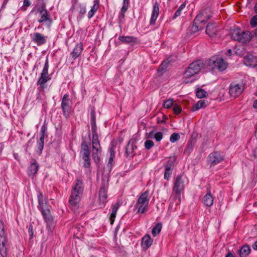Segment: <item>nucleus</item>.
<instances>
[{
	"label": "nucleus",
	"mask_w": 257,
	"mask_h": 257,
	"mask_svg": "<svg viewBox=\"0 0 257 257\" xmlns=\"http://www.w3.org/2000/svg\"><path fill=\"white\" fill-rule=\"evenodd\" d=\"M204 67L203 63L200 61H196L191 63L184 73V82L186 83L192 82L194 79L192 78L198 73Z\"/></svg>",
	"instance_id": "nucleus-1"
},
{
	"label": "nucleus",
	"mask_w": 257,
	"mask_h": 257,
	"mask_svg": "<svg viewBox=\"0 0 257 257\" xmlns=\"http://www.w3.org/2000/svg\"><path fill=\"white\" fill-rule=\"evenodd\" d=\"M231 38L242 43L248 42L251 38L249 31H242L240 29L233 30L231 32Z\"/></svg>",
	"instance_id": "nucleus-2"
},
{
	"label": "nucleus",
	"mask_w": 257,
	"mask_h": 257,
	"mask_svg": "<svg viewBox=\"0 0 257 257\" xmlns=\"http://www.w3.org/2000/svg\"><path fill=\"white\" fill-rule=\"evenodd\" d=\"M208 65L209 69H217L220 71L224 70L227 67V64L222 58L214 57L209 60Z\"/></svg>",
	"instance_id": "nucleus-3"
},
{
	"label": "nucleus",
	"mask_w": 257,
	"mask_h": 257,
	"mask_svg": "<svg viewBox=\"0 0 257 257\" xmlns=\"http://www.w3.org/2000/svg\"><path fill=\"white\" fill-rule=\"evenodd\" d=\"M48 68L49 63L48 60L47 59L41 73L40 77L37 82V84L40 85V87L38 88L40 91L44 89L46 87L45 84L51 79V77L48 74Z\"/></svg>",
	"instance_id": "nucleus-4"
},
{
	"label": "nucleus",
	"mask_w": 257,
	"mask_h": 257,
	"mask_svg": "<svg viewBox=\"0 0 257 257\" xmlns=\"http://www.w3.org/2000/svg\"><path fill=\"white\" fill-rule=\"evenodd\" d=\"M110 153V157L108 160V164L103 169L102 173V179L103 180H108L109 173L111 171L112 166L114 163V158H115V152L114 149L112 147L109 150Z\"/></svg>",
	"instance_id": "nucleus-5"
},
{
	"label": "nucleus",
	"mask_w": 257,
	"mask_h": 257,
	"mask_svg": "<svg viewBox=\"0 0 257 257\" xmlns=\"http://www.w3.org/2000/svg\"><path fill=\"white\" fill-rule=\"evenodd\" d=\"M8 243V239L5 234L3 222H1L0 224V253L3 257L7 256V250L6 244Z\"/></svg>",
	"instance_id": "nucleus-6"
},
{
	"label": "nucleus",
	"mask_w": 257,
	"mask_h": 257,
	"mask_svg": "<svg viewBox=\"0 0 257 257\" xmlns=\"http://www.w3.org/2000/svg\"><path fill=\"white\" fill-rule=\"evenodd\" d=\"M212 11L210 8H206L202 10L195 18V24L201 23L204 25L212 17Z\"/></svg>",
	"instance_id": "nucleus-7"
},
{
	"label": "nucleus",
	"mask_w": 257,
	"mask_h": 257,
	"mask_svg": "<svg viewBox=\"0 0 257 257\" xmlns=\"http://www.w3.org/2000/svg\"><path fill=\"white\" fill-rule=\"evenodd\" d=\"M38 12L41 15L40 19L38 20L40 23L48 22V26H50L52 23V20L51 19L48 11L46 9V5L43 3L42 5L38 9Z\"/></svg>",
	"instance_id": "nucleus-8"
},
{
	"label": "nucleus",
	"mask_w": 257,
	"mask_h": 257,
	"mask_svg": "<svg viewBox=\"0 0 257 257\" xmlns=\"http://www.w3.org/2000/svg\"><path fill=\"white\" fill-rule=\"evenodd\" d=\"M149 199L147 194H141L139 197L137 204L139 205L138 212L144 213L148 209Z\"/></svg>",
	"instance_id": "nucleus-9"
},
{
	"label": "nucleus",
	"mask_w": 257,
	"mask_h": 257,
	"mask_svg": "<svg viewBox=\"0 0 257 257\" xmlns=\"http://www.w3.org/2000/svg\"><path fill=\"white\" fill-rule=\"evenodd\" d=\"M42 214L44 219L47 223V228L50 231L53 230L55 226V223L53 217L51 214L50 210L49 208H46L41 210Z\"/></svg>",
	"instance_id": "nucleus-10"
},
{
	"label": "nucleus",
	"mask_w": 257,
	"mask_h": 257,
	"mask_svg": "<svg viewBox=\"0 0 257 257\" xmlns=\"http://www.w3.org/2000/svg\"><path fill=\"white\" fill-rule=\"evenodd\" d=\"M244 89V85L242 83L232 82L230 84L229 93L230 96L236 97L239 96Z\"/></svg>",
	"instance_id": "nucleus-11"
},
{
	"label": "nucleus",
	"mask_w": 257,
	"mask_h": 257,
	"mask_svg": "<svg viewBox=\"0 0 257 257\" xmlns=\"http://www.w3.org/2000/svg\"><path fill=\"white\" fill-rule=\"evenodd\" d=\"M71 102L69 98V95L67 94H64L62 98L61 102V108L63 113L66 117L69 115L71 111Z\"/></svg>",
	"instance_id": "nucleus-12"
},
{
	"label": "nucleus",
	"mask_w": 257,
	"mask_h": 257,
	"mask_svg": "<svg viewBox=\"0 0 257 257\" xmlns=\"http://www.w3.org/2000/svg\"><path fill=\"white\" fill-rule=\"evenodd\" d=\"M32 41L37 46H42L45 44L47 41V36L39 33L35 32L31 35Z\"/></svg>",
	"instance_id": "nucleus-13"
},
{
	"label": "nucleus",
	"mask_w": 257,
	"mask_h": 257,
	"mask_svg": "<svg viewBox=\"0 0 257 257\" xmlns=\"http://www.w3.org/2000/svg\"><path fill=\"white\" fill-rule=\"evenodd\" d=\"M224 159L223 156L218 152L211 153L208 157V162L210 166H214L222 162Z\"/></svg>",
	"instance_id": "nucleus-14"
},
{
	"label": "nucleus",
	"mask_w": 257,
	"mask_h": 257,
	"mask_svg": "<svg viewBox=\"0 0 257 257\" xmlns=\"http://www.w3.org/2000/svg\"><path fill=\"white\" fill-rule=\"evenodd\" d=\"M184 180L183 179L182 176L179 175L174 180L173 191L175 193H181L184 191Z\"/></svg>",
	"instance_id": "nucleus-15"
},
{
	"label": "nucleus",
	"mask_w": 257,
	"mask_h": 257,
	"mask_svg": "<svg viewBox=\"0 0 257 257\" xmlns=\"http://www.w3.org/2000/svg\"><path fill=\"white\" fill-rule=\"evenodd\" d=\"M217 26L215 23H209L206 26L205 32L210 37L214 38L217 33Z\"/></svg>",
	"instance_id": "nucleus-16"
},
{
	"label": "nucleus",
	"mask_w": 257,
	"mask_h": 257,
	"mask_svg": "<svg viewBox=\"0 0 257 257\" xmlns=\"http://www.w3.org/2000/svg\"><path fill=\"white\" fill-rule=\"evenodd\" d=\"M83 49V45L81 43H78L73 49V51L70 53V56L73 60H75L79 57Z\"/></svg>",
	"instance_id": "nucleus-17"
},
{
	"label": "nucleus",
	"mask_w": 257,
	"mask_h": 257,
	"mask_svg": "<svg viewBox=\"0 0 257 257\" xmlns=\"http://www.w3.org/2000/svg\"><path fill=\"white\" fill-rule=\"evenodd\" d=\"M159 5L157 2H156L153 6L151 17V19L150 21V24L151 25H153L155 24V22L159 16Z\"/></svg>",
	"instance_id": "nucleus-18"
},
{
	"label": "nucleus",
	"mask_w": 257,
	"mask_h": 257,
	"mask_svg": "<svg viewBox=\"0 0 257 257\" xmlns=\"http://www.w3.org/2000/svg\"><path fill=\"white\" fill-rule=\"evenodd\" d=\"M39 166L35 160H32L30 162V166L28 170V174L30 176H34L37 173Z\"/></svg>",
	"instance_id": "nucleus-19"
},
{
	"label": "nucleus",
	"mask_w": 257,
	"mask_h": 257,
	"mask_svg": "<svg viewBox=\"0 0 257 257\" xmlns=\"http://www.w3.org/2000/svg\"><path fill=\"white\" fill-rule=\"evenodd\" d=\"M122 204V201L118 200L112 206V212L110 216L109 220L111 224H112L114 222L116 214L118 209Z\"/></svg>",
	"instance_id": "nucleus-20"
},
{
	"label": "nucleus",
	"mask_w": 257,
	"mask_h": 257,
	"mask_svg": "<svg viewBox=\"0 0 257 257\" xmlns=\"http://www.w3.org/2000/svg\"><path fill=\"white\" fill-rule=\"evenodd\" d=\"M39 204L41 210L48 208V199L46 194H39L38 196Z\"/></svg>",
	"instance_id": "nucleus-21"
},
{
	"label": "nucleus",
	"mask_w": 257,
	"mask_h": 257,
	"mask_svg": "<svg viewBox=\"0 0 257 257\" xmlns=\"http://www.w3.org/2000/svg\"><path fill=\"white\" fill-rule=\"evenodd\" d=\"M101 154V148H96V149L92 148V157L97 165H99L100 160V156Z\"/></svg>",
	"instance_id": "nucleus-22"
},
{
	"label": "nucleus",
	"mask_w": 257,
	"mask_h": 257,
	"mask_svg": "<svg viewBox=\"0 0 257 257\" xmlns=\"http://www.w3.org/2000/svg\"><path fill=\"white\" fill-rule=\"evenodd\" d=\"M153 239L149 234H146L142 239V246L143 248L148 249L152 244Z\"/></svg>",
	"instance_id": "nucleus-23"
},
{
	"label": "nucleus",
	"mask_w": 257,
	"mask_h": 257,
	"mask_svg": "<svg viewBox=\"0 0 257 257\" xmlns=\"http://www.w3.org/2000/svg\"><path fill=\"white\" fill-rule=\"evenodd\" d=\"M81 196L80 194H71L69 202L72 206H76L80 201Z\"/></svg>",
	"instance_id": "nucleus-24"
},
{
	"label": "nucleus",
	"mask_w": 257,
	"mask_h": 257,
	"mask_svg": "<svg viewBox=\"0 0 257 257\" xmlns=\"http://www.w3.org/2000/svg\"><path fill=\"white\" fill-rule=\"evenodd\" d=\"M80 154L82 158L90 157V151L88 145L83 142L81 145Z\"/></svg>",
	"instance_id": "nucleus-25"
},
{
	"label": "nucleus",
	"mask_w": 257,
	"mask_h": 257,
	"mask_svg": "<svg viewBox=\"0 0 257 257\" xmlns=\"http://www.w3.org/2000/svg\"><path fill=\"white\" fill-rule=\"evenodd\" d=\"M118 40L121 43L125 44H130L131 43L136 42L137 41L136 38L131 36H119L118 37Z\"/></svg>",
	"instance_id": "nucleus-26"
},
{
	"label": "nucleus",
	"mask_w": 257,
	"mask_h": 257,
	"mask_svg": "<svg viewBox=\"0 0 257 257\" xmlns=\"http://www.w3.org/2000/svg\"><path fill=\"white\" fill-rule=\"evenodd\" d=\"M250 252V248L248 245H243L238 250L239 257H246Z\"/></svg>",
	"instance_id": "nucleus-27"
},
{
	"label": "nucleus",
	"mask_w": 257,
	"mask_h": 257,
	"mask_svg": "<svg viewBox=\"0 0 257 257\" xmlns=\"http://www.w3.org/2000/svg\"><path fill=\"white\" fill-rule=\"evenodd\" d=\"M73 190L75 193H82L84 190V185L82 180L79 179L77 180L76 183H75Z\"/></svg>",
	"instance_id": "nucleus-28"
},
{
	"label": "nucleus",
	"mask_w": 257,
	"mask_h": 257,
	"mask_svg": "<svg viewBox=\"0 0 257 257\" xmlns=\"http://www.w3.org/2000/svg\"><path fill=\"white\" fill-rule=\"evenodd\" d=\"M99 8V1L95 0L94 4L91 7V10L88 13V18L91 19L95 14V12L97 11Z\"/></svg>",
	"instance_id": "nucleus-29"
},
{
	"label": "nucleus",
	"mask_w": 257,
	"mask_h": 257,
	"mask_svg": "<svg viewBox=\"0 0 257 257\" xmlns=\"http://www.w3.org/2000/svg\"><path fill=\"white\" fill-rule=\"evenodd\" d=\"M195 144V141H194V140H190L187 143V145L184 150V153L187 155H189L193 150Z\"/></svg>",
	"instance_id": "nucleus-30"
},
{
	"label": "nucleus",
	"mask_w": 257,
	"mask_h": 257,
	"mask_svg": "<svg viewBox=\"0 0 257 257\" xmlns=\"http://www.w3.org/2000/svg\"><path fill=\"white\" fill-rule=\"evenodd\" d=\"M203 202L207 206H211L213 203V198L211 194H206L203 199Z\"/></svg>",
	"instance_id": "nucleus-31"
},
{
	"label": "nucleus",
	"mask_w": 257,
	"mask_h": 257,
	"mask_svg": "<svg viewBox=\"0 0 257 257\" xmlns=\"http://www.w3.org/2000/svg\"><path fill=\"white\" fill-rule=\"evenodd\" d=\"M92 145L93 149H96V148H101L100 142L98 139V134H92Z\"/></svg>",
	"instance_id": "nucleus-32"
},
{
	"label": "nucleus",
	"mask_w": 257,
	"mask_h": 257,
	"mask_svg": "<svg viewBox=\"0 0 257 257\" xmlns=\"http://www.w3.org/2000/svg\"><path fill=\"white\" fill-rule=\"evenodd\" d=\"M254 61V58L252 55H246L244 57L243 63L244 64L248 66H251L253 65Z\"/></svg>",
	"instance_id": "nucleus-33"
},
{
	"label": "nucleus",
	"mask_w": 257,
	"mask_h": 257,
	"mask_svg": "<svg viewBox=\"0 0 257 257\" xmlns=\"http://www.w3.org/2000/svg\"><path fill=\"white\" fill-rule=\"evenodd\" d=\"M162 224L161 223H157L152 229V233L153 236H156L159 234L162 229Z\"/></svg>",
	"instance_id": "nucleus-34"
},
{
	"label": "nucleus",
	"mask_w": 257,
	"mask_h": 257,
	"mask_svg": "<svg viewBox=\"0 0 257 257\" xmlns=\"http://www.w3.org/2000/svg\"><path fill=\"white\" fill-rule=\"evenodd\" d=\"M134 151V148L132 144H131V141H129L128 143L126 148H125V154H126L127 156L128 157L130 155H132Z\"/></svg>",
	"instance_id": "nucleus-35"
},
{
	"label": "nucleus",
	"mask_w": 257,
	"mask_h": 257,
	"mask_svg": "<svg viewBox=\"0 0 257 257\" xmlns=\"http://www.w3.org/2000/svg\"><path fill=\"white\" fill-rule=\"evenodd\" d=\"M169 63V61L168 60L163 61L161 65L159 66L158 71L159 72H164L167 69Z\"/></svg>",
	"instance_id": "nucleus-36"
},
{
	"label": "nucleus",
	"mask_w": 257,
	"mask_h": 257,
	"mask_svg": "<svg viewBox=\"0 0 257 257\" xmlns=\"http://www.w3.org/2000/svg\"><path fill=\"white\" fill-rule=\"evenodd\" d=\"M175 157L169 158V159L167 161L166 164L164 165L165 167H169L170 168L173 169L174 163L175 162Z\"/></svg>",
	"instance_id": "nucleus-37"
},
{
	"label": "nucleus",
	"mask_w": 257,
	"mask_h": 257,
	"mask_svg": "<svg viewBox=\"0 0 257 257\" xmlns=\"http://www.w3.org/2000/svg\"><path fill=\"white\" fill-rule=\"evenodd\" d=\"M203 24L201 23H199L198 24H195V20L194 21L193 25L191 28V31L193 33H196L199 30H201L203 28Z\"/></svg>",
	"instance_id": "nucleus-38"
},
{
	"label": "nucleus",
	"mask_w": 257,
	"mask_h": 257,
	"mask_svg": "<svg viewBox=\"0 0 257 257\" xmlns=\"http://www.w3.org/2000/svg\"><path fill=\"white\" fill-rule=\"evenodd\" d=\"M196 95L197 97L201 98L206 97V96L207 95V92L204 89H198L196 91Z\"/></svg>",
	"instance_id": "nucleus-39"
},
{
	"label": "nucleus",
	"mask_w": 257,
	"mask_h": 257,
	"mask_svg": "<svg viewBox=\"0 0 257 257\" xmlns=\"http://www.w3.org/2000/svg\"><path fill=\"white\" fill-rule=\"evenodd\" d=\"M205 106V102L204 100H199L193 107V110H197Z\"/></svg>",
	"instance_id": "nucleus-40"
},
{
	"label": "nucleus",
	"mask_w": 257,
	"mask_h": 257,
	"mask_svg": "<svg viewBox=\"0 0 257 257\" xmlns=\"http://www.w3.org/2000/svg\"><path fill=\"white\" fill-rule=\"evenodd\" d=\"M185 4H182L175 13L173 19H176L177 17L180 16L181 15L182 11L185 8Z\"/></svg>",
	"instance_id": "nucleus-41"
},
{
	"label": "nucleus",
	"mask_w": 257,
	"mask_h": 257,
	"mask_svg": "<svg viewBox=\"0 0 257 257\" xmlns=\"http://www.w3.org/2000/svg\"><path fill=\"white\" fill-rule=\"evenodd\" d=\"M173 169L169 167H165L164 178L165 179L168 180L172 174Z\"/></svg>",
	"instance_id": "nucleus-42"
},
{
	"label": "nucleus",
	"mask_w": 257,
	"mask_h": 257,
	"mask_svg": "<svg viewBox=\"0 0 257 257\" xmlns=\"http://www.w3.org/2000/svg\"><path fill=\"white\" fill-rule=\"evenodd\" d=\"M107 194H99V202L100 203V205H104V204H105V203L107 201Z\"/></svg>",
	"instance_id": "nucleus-43"
},
{
	"label": "nucleus",
	"mask_w": 257,
	"mask_h": 257,
	"mask_svg": "<svg viewBox=\"0 0 257 257\" xmlns=\"http://www.w3.org/2000/svg\"><path fill=\"white\" fill-rule=\"evenodd\" d=\"M180 138V135L178 133H173L170 138V141L172 143H175Z\"/></svg>",
	"instance_id": "nucleus-44"
},
{
	"label": "nucleus",
	"mask_w": 257,
	"mask_h": 257,
	"mask_svg": "<svg viewBox=\"0 0 257 257\" xmlns=\"http://www.w3.org/2000/svg\"><path fill=\"white\" fill-rule=\"evenodd\" d=\"M83 160L84 161V165L83 166L85 168H88L90 167V157H86V158H82Z\"/></svg>",
	"instance_id": "nucleus-45"
},
{
	"label": "nucleus",
	"mask_w": 257,
	"mask_h": 257,
	"mask_svg": "<svg viewBox=\"0 0 257 257\" xmlns=\"http://www.w3.org/2000/svg\"><path fill=\"white\" fill-rule=\"evenodd\" d=\"M154 142L152 140H147L145 142V148L147 150L150 149L154 146Z\"/></svg>",
	"instance_id": "nucleus-46"
},
{
	"label": "nucleus",
	"mask_w": 257,
	"mask_h": 257,
	"mask_svg": "<svg viewBox=\"0 0 257 257\" xmlns=\"http://www.w3.org/2000/svg\"><path fill=\"white\" fill-rule=\"evenodd\" d=\"M173 101L172 99H168L164 102V107L166 108H170L173 105Z\"/></svg>",
	"instance_id": "nucleus-47"
},
{
	"label": "nucleus",
	"mask_w": 257,
	"mask_h": 257,
	"mask_svg": "<svg viewBox=\"0 0 257 257\" xmlns=\"http://www.w3.org/2000/svg\"><path fill=\"white\" fill-rule=\"evenodd\" d=\"M126 11H122V10H120V12L119 13V16H118V21H119V23H122L123 22V20L124 19V17H125V13L126 12Z\"/></svg>",
	"instance_id": "nucleus-48"
},
{
	"label": "nucleus",
	"mask_w": 257,
	"mask_h": 257,
	"mask_svg": "<svg viewBox=\"0 0 257 257\" xmlns=\"http://www.w3.org/2000/svg\"><path fill=\"white\" fill-rule=\"evenodd\" d=\"M96 122L95 111L92 109L90 112V123Z\"/></svg>",
	"instance_id": "nucleus-49"
},
{
	"label": "nucleus",
	"mask_w": 257,
	"mask_h": 257,
	"mask_svg": "<svg viewBox=\"0 0 257 257\" xmlns=\"http://www.w3.org/2000/svg\"><path fill=\"white\" fill-rule=\"evenodd\" d=\"M129 4V0H123V5L121 10H122V11H126L127 10Z\"/></svg>",
	"instance_id": "nucleus-50"
},
{
	"label": "nucleus",
	"mask_w": 257,
	"mask_h": 257,
	"mask_svg": "<svg viewBox=\"0 0 257 257\" xmlns=\"http://www.w3.org/2000/svg\"><path fill=\"white\" fill-rule=\"evenodd\" d=\"M44 138L42 137H40V140L38 142V149L42 151L44 147Z\"/></svg>",
	"instance_id": "nucleus-51"
},
{
	"label": "nucleus",
	"mask_w": 257,
	"mask_h": 257,
	"mask_svg": "<svg viewBox=\"0 0 257 257\" xmlns=\"http://www.w3.org/2000/svg\"><path fill=\"white\" fill-rule=\"evenodd\" d=\"M181 110L182 109L179 105L175 104L173 106V111L174 113H175L176 114L180 113Z\"/></svg>",
	"instance_id": "nucleus-52"
},
{
	"label": "nucleus",
	"mask_w": 257,
	"mask_h": 257,
	"mask_svg": "<svg viewBox=\"0 0 257 257\" xmlns=\"http://www.w3.org/2000/svg\"><path fill=\"white\" fill-rule=\"evenodd\" d=\"M250 24L252 27H256L257 26V15L254 16L251 19Z\"/></svg>",
	"instance_id": "nucleus-53"
},
{
	"label": "nucleus",
	"mask_w": 257,
	"mask_h": 257,
	"mask_svg": "<svg viewBox=\"0 0 257 257\" xmlns=\"http://www.w3.org/2000/svg\"><path fill=\"white\" fill-rule=\"evenodd\" d=\"M47 127L45 123H44L41 128V132H40V136L41 137H42L45 138L46 132L47 131Z\"/></svg>",
	"instance_id": "nucleus-54"
},
{
	"label": "nucleus",
	"mask_w": 257,
	"mask_h": 257,
	"mask_svg": "<svg viewBox=\"0 0 257 257\" xmlns=\"http://www.w3.org/2000/svg\"><path fill=\"white\" fill-rule=\"evenodd\" d=\"M31 5V2L29 0H24L23 6L22 8V9L23 11H25L27 10V7H29Z\"/></svg>",
	"instance_id": "nucleus-55"
},
{
	"label": "nucleus",
	"mask_w": 257,
	"mask_h": 257,
	"mask_svg": "<svg viewBox=\"0 0 257 257\" xmlns=\"http://www.w3.org/2000/svg\"><path fill=\"white\" fill-rule=\"evenodd\" d=\"M162 138H163V134L160 132H157L154 135V138L158 142H159L160 141H161L162 140Z\"/></svg>",
	"instance_id": "nucleus-56"
},
{
	"label": "nucleus",
	"mask_w": 257,
	"mask_h": 257,
	"mask_svg": "<svg viewBox=\"0 0 257 257\" xmlns=\"http://www.w3.org/2000/svg\"><path fill=\"white\" fill-rule=\"evenodd\" d=\"M92 134H98L97 132V126L96 122L90 123Z\"/></svg>",
	"instance_id": "nucleus-57"
},
{
	"label": "nucleus",
	"mask_w": 257,
	"mask_h": 257,
	"mask_svg": "<svg viewBox=\"0 0 257 257\" xmlns=\"http://www.w3.org/2000/svg\"><path fill=\"white\" fill-rule=\"evenodd\" d=\"M28 232L29 235L30 236V239H31L33 237L34 234L32 225H30L29 226Z\"/></svg>",
	"instance_id": "nucleus-58"
},
{
	"label": "nucleus",
	"mask_w": 257,
	"mask_h": 257,
	"mask_svg": "<svg viewBox=\"0 0 257 257\" xmlns=\"http://www.w3.org/2000/svg\"><path fill=\"white\" fill-rule=\"evenodd\" d=\"M86 12V8L83 6H80L79 13L81 15H84Z\"/></svg>",
	"instance_id": "nucleus-59"
},
{
	"label": "nucleus",
	"mask_w": 257,
	"mask_h": 257,
	"mask_svg": "<svg viewBox=\"0 0 257 257\" xmlns=\"http://www.w3.org/2000/svg\"><path fill=\"white\" fill-rule=\"evenodd\" d=\"M9 1V0H4V2H3V5L2 6L1 10H2V9H3L6 8V6L7 3H8Z\"/></svg>",
	"instance_id": "nucleus-60"
},
{
	"label": "nucleus",
	"mask_w": 257,
	"mask_h": 257,
	"mask_svg": "<svg viewBox=\"0 0 257 257\" xmlns=\"http://www.w3.org/2000/svg\"><path fill=\"white\" fill-rule=\"evenodd\" d=\"M254 159L257 161V147H256L253 153Z\"/></svg>",
	"instance_id": "nucleus-61"
},
{
	"label": "nucleus",
	"mask_w": 257,
	"mask_h": 257,
	"mask_svg": "<svg viewBox=\"0 0 257 257\" xmlns=\"http://www.w3.org/2000/svg\"><path fill=\"white\" fill-rule=\"evenodd\" d=\"M157 121L158 123H164L165 120L163 118L161 119L160 117H158L157 118Z\"/></svg>",
	"instance_id": "nucleus-62"
},
{
	"label": "nucleus",
	"mask_w": 257,
	"mask_h": 257,
	"mask_svg": "<svg viewBox=\"0 0 257 257\" xmlns=\"http://www.w3.org/2000/svg\"><path fill=\"white\" fill-rule=\"evenodd\" d=\"M252 247L253 249L257 250V240L252 244Z\"/></svg>",
	"instance_id": "nucleus-63"
},
{
	"label": "nucleus",
	"mask_w": 257,
	"mask_h": 257,
	"mask_svg": "<svg viewBox=\"0 0 257 257\" xmlns=\"http://www.w3.org/2000/svg\"><path fill=\"white\" fill-rule=\"evenodd\" d=\"M253 107L254 108H257V99L254 101L253 104Z\"/></svg>",
	"instance_id": "nucleus-64"
}]
</instances>
